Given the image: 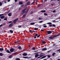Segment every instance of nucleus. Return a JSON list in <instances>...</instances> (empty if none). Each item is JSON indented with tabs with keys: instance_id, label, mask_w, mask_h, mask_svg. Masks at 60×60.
<instances>
[{
	"instance_id": "1",
	"label": "nucleus",
	"mask_w": 60,
	"mask_h": 60,
	"mask_svg": "<svg viewBox=\"0 0 60 60\" xmlns=\"http://www.w3.org/2000/svg\"><path fill=\"white\" fill-rule=\"evenodd\" d=\"M19 20V19L17 18L16 19H15L13 21L14 23H15L17 22V21Z\"/></svg>"
},
{
	"instance_id": "2",
	"label": "nucleus",
	"mask_w": 60,
	"mask_h": 60,
	"mask_svg": "<svg viewBox=\"0 0 60 60\" xmlns=\"http://www.w3.org/2000/svg\"><path fill=\"white\" fill-rule=\"evenodd\" d=\"M60 35V34H57V35H55L54 36H53V38H56V37L57 36H59Z\"/></svg>"
},
{
	"instance_id": "3",
	"label": "nucleus",
	"mask_w": 60,
	"mask_h": 60,
	"mask_svg": "<svg viewBox=\"0 0 60 60\" xmlns=\"http://www.w3.org/2000/svg\"><path fill=\"white\" fill-rule=\"evenodd\" d=\"M14 49L13 48H11L10 49V51L11 52H13L14 51Z\"/></svg>"
},
{
	"instance_id": "4",
	"label": "nucleus",
	"mask_w": 60,
	"mask_h": 60,
	"mask_svg": "<svg viewBox=\"0 0 60 60\" xmlns=\"http://www.w3.org/2000/svg\"><path fill=\"white\" fill-rule=\"evenodd\" d=\"M47 32L48 34H50L52 33V31H47Z\"/></svg>"
},
{
	"instance_id": "5",
	"label": "nucleus",
	"mask_w": 60,
	"mask_h": 60,
	"mask_svg": "<svg viewBox=\"0 0 60 60\" xmlns=\"http://www.w3.org/2000/svg\"><path fill=\"white\" fill-rule=\"evenodd\" d=\"M6 52H7V53H11V52L9 50H7L6 51Z\"/></svg>"
},
{
	"instance_id": "6",
	"label": "nucleus",
	"mask_w": 60,
	"mask_h": 60,
	"mask_svg": "<svg viewBox=\"0 0 60 60\" xmlns=\"http://www.w3.org/2000/svg\"><path fill=\"white\" fill-rule=\"evenodd\" d=\"M5 17H4V16H2L0 17V18L1 19H4V18Z\"/></svg>"
},
{
	"instance_id": "7",
	"label": "nucleus",
	"mask_w": 60,
	"mask_h": 60,
	"mask_svg": "<svg viewBox=\"0 0 60 60\" xmlns=\"http://www.w3.org/2000/svg\"><path fill=\"white\" fill-rule=\"evenodd\" d=\"M22 55H23V56H26L27 55V54L26 53H23L22 54Z\"/></svg>"
},
{
	"instance_id": "8",
	"label": "nucleus",
	"mask_w": 60,
	"mask_h": 60,
	"mask_svg": "<svg viewBox=\"0 0 60 60\" xmlns=\"http://www.w3.org/2000/svg\"><path fill=\"white\" fill-rule=\"evenodd\" d=\"M19 41H16L15 42V43H18V44H19Z\"/></svg>"
},
{
	"instance_id": "9",
	"label": "nucleus",
	"mask_w": 60,
	"mask_h": 60,
	"mask_svg": "<svg viewBox=\"0 0 60 60\" xmlns=\"http://www.w3.org/2000/svg\"><path fill=\"white\" fill-rule=\"evenodd\" d=\"M39 55L38 54H36L35 55V57H37L38 56H39Z\"/></svg>"
},
{
	"instance_id": "10",
	"label": "nucleus",
	"mask_w": 60,
	"mask_h": 60,
	"mask_svg": "<svg viewBox=\"0 0 60 60\" xmlns=\"http://www.w3.org/2000/svg\"><path fill=\"white\" fill-rule=\"evenodd\" d=\"M19 4H20V5L23 4V3H22V2H19Z\"/></svg>"
},
{
	"instance_id": "11",
	"label": "nucleus",
	"mask_w": 60,
	"mask_h": 60,
	"mask_svg": "<svg viewBox=\"0 0 60 60\" xmlns=\"http://www.w3.org/2000/svg\"><path fill=\"white\" fill-rule=\"evenodd\" d=\"M18 49H22V48H21V46H19V47H18Z\"/></svg>"
},
{
	"instance_id": "12",
	"label": "nucleus",
	"mask_w": 60,
	"mask_h": 60,
	"mask_svg": "<svg viewBox=\"0 0 60 60\" xmlns=\"http://www.w3.org/2000/svg\"><path fill=\"white\" fill-rule=\"evenodd\" d=\"M4 48H0V51H4Z\"/></svg>"
},
{
	"instance_id": "13",
	"label": "nucleus",
	"mask_w": 60,
	"mask_h": 60,
	"mask_svg": "<svg viewBox=\"0 0 60 60\" xmlns=\"http://www.w3.org/2000/svg\"><path fill=\"white\" fill-rule=\"evenodd\" d=\"M12 23H11L10 24L9 26V27H11V26H12Z\"/></svg>"
},
{
	"instance_id": "14",
	"label": "nucleus",
	"mask_w": 60,
	"mask_h": 60,
	"mask_svg": "<svg viewBox=\"0 0 60 60\" xmlns=\"http://www.w3.org/2000/svg\"><path fill=\"white\" fill-rule=\"evenodd\" d=\"M41 12H45L46 11L45 10H42L41 11Z\"/></svg>"
},
{
	"instance_id": "15",
	"label": "nucleus",
	"mask_w": 60,
	"mask_h": 60,
	"mask_svg": "<svg viewBox=\"0 0 60 60\" xmlns=\"http://www.w3.org/2000/svg\"><path fill=\"white\" fill-rule=\"evenodd\" d=\"M47 42L44 41H43L42 42V43H43V44H45V43H46Z\"/></svg>"
},
{
	"instance_id": "16",
	"label": "nucleus",
	"mask_w": 60,
	"mask_h": 60,
	"mask_svg": "<svg viewBox=\"0 0 60 60\" xmlns=\"http://www.w3.org/2000/svg\"><path fill=\"white\" fill-rule=\"evenodd\" d=\"M47 48H43L42 49V50H47Z\"/></svg>"
},
{
	"instance_id": "17",
	"label": "nucleus",
	"mask_w": 60,
	"mask_h": 60,
	"mask_svg": "<svg viewBox=\"0 0 60 60\" xmlns=\"http://www.w3.org/2000/svg\"><path fill=\"white\" fill-rule=\"evenodd\" d=\"M30 25H34V24H35V23L34 22H32V23H31L30 24Z\"/></svg>"
},
{
	"instance_id": "18",
	"label": "nucleus",
	"mask_w": 60,
	"mask_h": 60,
	"mask_svg": "<svg viewBox=\"0 0 60 60\" xmlns=\"http://www.w3.org/2000/svg\"><path fill=\"white\" fill-rule=\"evenodd\" d=\"M46 56H44L42 57L41 58V59H43V58H45L46 57Z\"/></svg>"
},
{
	"instance_id": "19",
	"label": "nucleus",
	"mask_w": 60,
	"mask_h": 60,
	"mask_svg": "<svg viewBox=\"0 0 60 60\" xmlns=\"http://www.w3.org/2000/svg\"><path fill=\"white\" fill-rule=\"evenodd\" d=\"M8 16H9L10 17L11 16V13H10L8 14Z\"/></svg>"
},
{
	"instance_id": "20",
	"label": "nucleus",
	"mask_w": 60,
	"mask_h": 60,
	"mask_svg": "<svg viewBox=\"0 0 60 60\" xmlns=\"http://www.w3.org/2000/svg\"><path fill=\"white\" fill-rule=\"evenodd\" d=\"M12 57H13L12 56V55L10 56L9 57V58H12Z\"/></svg>"
},
{
	"instance_id": "21",
	"label": "nucleus",
	"mask_w": 60,
	"mask_h": 60,
	"mask_svg": "<svg viewBox=\"0 0 60 60\" xmlns=\"http://www.w3.org/2000/svg\"><path fill=\"white\" fill-rule=\"evenodd\" d=\"M49 38L50 40H51V39H53V38L52 37H51V36H50L49 37Z\"/></svg>"
},
{
	"instance_id": "22",
	"label": "nucleus",
	"mask_w": 60,
	"mask_h": 60,
	"mask_svg": "<svg viewBox=\"0 0 60 60\" xmlns=\"http://www.w3.org/2000/svg\"><path fill=\"white\" fill-rule=\"evenodd\" d=\"M3 56V53H0V56Z\"/></svg>"
},
{
	"instance_id": "23",
	"label": "nucleus",
	"mask_w": 60,
	"mask_h": 60,
	"mask_svg": "<svg viewBox=\"0 0 60 60\" xmlns=\"http://www.w3.org/2000/svg\"><path fill=\"white\" fill-rule=\"evenodd\" d=\"M39 56H41V57H42V56H44V55H43V54H39Z\"/></svg>"
},
{
	"instance_id": "24",
	"label": "nucleus",
	"mask_w": 60,
	"mask_h": 60,
	"mask_svg": "<svg viewBox=\"0 0 60 60\" xmlns=\"http://www.w3.org/2000/svg\"><path fill=\"white\" fill-rule=\"evenodd\" d=\"M52 22H53V23H55V22H58V21H56L55 20H54V21H52Z\"/></svg>"
},
{
	"instance_id": "25",
	"label": "nucleus",
	"mask_w": 60,
	"mask_h": 60,
	"mask_svg": "<svg viewBox=\"0 0 60 60\" xmlns=\"http://www.w3.org/2000/svg\"><path fill=\"white\" fill-rule=\"evenodd\" d=\"M47 24L48 25H52V23L51 22H48L47 23Z\"/></svg>"
},
{
	"instance_id": "26",
	"label": "nucleus",
	"mask_w": 60,
	"mask_h": 60,
	"mask_svg": "<svg viewBox=\"0 0 60 60\" xmlns=\"http://www.w3.org/2000/svg\"><path fill=\"white\" fill-rule=\"evenodd\" d=\"M10 33H13V31L11 30H10Z\"/></svg>"
},
{
	"instance_id": "27",
	"label": "nucleus",
	"mask_w": 60,
	"mask_h": 60,
	"mask_svg": "<svg viewBox=\"0 0 60 60\" xmlns=\"http://www.w3.org/2000/svg\"><path fill=\"white\" fill-rule=\"evenodd\" d=\"M35 2V1H33V2L31 4V5L33 4H34Z\"/></svg>"
},
{
	"instance_id": "28",
	"label": "nucleus",
	"mask_w": 60,
	"mask_h": 60,
	"mask_svg": "<svg viewBox=\"0 0 60 60\" xmlns=\"http://www.w3.org/2000/svg\"><path fill=\"white\" fill-rule=\"evenodd\" d=\"M23 57L24 58H28V57L27 56H23Z\"/></svg>"
},
{
	"instance_id": "29",
	"label": "nucleus",
	"mask_w": 60,
	"mask_h": 60,
	"mask_svg": "<svg viewBox=\"0 0 60 60\" xmlns=\"http://www.w3.org/2000/svg\"><path fill=\"white\" fill-rule=\"evenodd\" d=\"M22 11L23 13H25V12H26V11L24 10H22Z\"/></svg>"
},
{
	"instance_id": "30",
	"label": "nucleus",
	"mask_w": 60,
	"mask_h": 60,
	"mask_svg": "<svg viewBox=\"0 0 60 60\" xmlns=\"http://www.w3.org/2000/svg\"><path fill=\"white\" fill-rule=\"evenodd\" d=\"M34 30H38V29L37 28H34Z\"/></svg>"
},
{
	"instance_id": "31",
	"label": "nucleus",
	"mask_w": 60,
	"mask_h": 60,
	"mask_svg": "<svg viewBox=\"0 0 60 60\" xmlns=\"http://www.w3.org/2000/svg\"><path fill=\"white\" fill-rule=\"evenodd\" d=\"M30 4V2L29 1L27 2V5H29Z\"/></svg>"
},
{
	"instance_id": "32",
	"label": "nucleus",
	"mask_w": 60,
	"mask_h": 60,
	"mask_svg": "<svg viewBox=\"0 0 60 60\" xmlns=\"http://www.w3.org/2000/svg\"><path fill=\"white\" fill-rule=\"evenodd\" d=\"M55 54H56V53H53L52 54V56H54V55H55Z\"/></svg>"
},
{
	"instance_id": "33",
	"label": "nucleus",
	"mask_w": 60,
	"mask_h": 60,
	"mask_svg": "<svg viewBox=\"0 0 60 60\" xmlns=\"http://www.w3.org/2000/svg\"><path fill=\"white\" fill-rule=\"evenodd\" d=\"M52 26H53V27H56V25L55 24H53L52 25Z\"/></svg>"
},
{
	"instance_id": "34",
	"label": "nucleus",
	"mask_w": 60,
	"mask_h": 60,
	"mask_svg": "<svg viewBox=\"0 0 60 60\" xmlns=\"http://www.w3.org/2000/svg\"><path fill=\"white\" fill-rule=\"evenodd\" d=\"M44 14L45 16H48V14L46 13H44Z\"/></svg>"
},
{
	"instance_id": "35",
	"label": "nucleus",
	"mask_w": 60,
	"mask_h": 60,
	"mask_svg": "<svg viewBox=\"0 0 60 60\" xmlns=\"http://www.w3.org/2000/svg\"><path fill=\"white\" fill-rule=\"evenodd\" d=\"M15 60H20V59L19 58H16Z\"/></svg>"
},
{
	"instance_id": "36",
	"label": "nucleus",
	"mask_w": 60,
	"mask_h": 60,
	"mask_svg": "<svg viewBox=\"0 0 60 60\" xmlns=\"http://www.w3.org/2000/svg\"><path fill=\"white\" fill-rule=\"evenodd\" d=\"M33 50H35V49H36V48H35V47L33 48L32 49Z\"/></svg>"
},
{
	"instance_id": "37",
	"label": "nucleus",
	"mask_w": 60,
	"mask_h": 60,
	"mask_svg": "<svg viewBox=\"0 0 60 60\" xmlns=\"http://www.w3.org/2000/svg\"><path fill=\"white\" fill-rule=\"evenodd\" d=\"M26 17V15L24 14L22 16L23 18H24V17Z\"/></svg>"
},
{
	"instance_id": "38",
	"label": "nucleus",
	"mask_w": 60,
	"mask_h": 60,
	"mask_svg": "<svg viewBox=\"0 0 60 60\" xmlns=\"http://www.w3.org/2000/svg\"><path fill=\"white\" fill-rule=\"evenodd\" d=\"M2 5V3L0 2V6H1Z\"/></svg>"
},
{
	"instance_id": "39",
	"label": "nucleus",
	"mask_w": 60,
	"mask_h": 60,
	"mask_svg": "<svg viewBox=\"0 0 60 60\" xmlns=\"http://www.w3.org/2000/svg\"><path fill=\"white\" fill-rule=\"evenodd\" d=\"M4 20H7V18H5L4 19Z\"/></svg>"
},
{
	"instance_id": "40",
	"label": "nucleus",
	"mask_w": 60,
	"mask_h": 60,
	"mask_svg": "<svg viewBox=\"0 0 60 60\" xmlns=\"http://www.w3.org/2000/svg\"><path fill=\"white\" fill-rule=\"evenodd\" d=\"M44 27H47V26L46 25H44L43 26Z\"/></svg>"
},
{
	"instance_id": "41",
	"label": "nucleus",
	"mask_w": 60,
	"mask_h": 60,
	"mask_svg": "<svg viewBox=\"0 0 60 60\" xmlns=\"http://www.w3.org/2000/svg\"><path fill=\"white\" fill-rule=\"evenodd\" d=\"M38 36V34L37 33L35 35V36Z\"/></svg>"
},
{
	"instance_id": "42",
	"label": "nucleus",
	"mask_w": 60,
	"mask_h": 60,
	"mask_svg": "<svg viewBox=\"0 0 60 60\" xmlns=\"http://www.w3.org/2000/svg\"><path fill=\"white\" fill-rule=\"evenodd\" d=\"M47 57H50L51 56H50L49 55H48L47 56Z\"/></svg>"
},
{
	"instance_id": "43",
	"label": "nucleus",
	"mask_w": 60,
	"mask_h": 60,
	"mask_svg": "<svg viewBox=\"0 0 60 60\" xmlns=\"http://www.w3.org/2000/svg\"><path fill=\"white\" fill-rule=\"evenodd\" d=\"M41 56H39L38 57V58H37V59H38V58H41Z\"/></svg>"
},
{
	"instance_id": "44",
	"label": "nucleus",
	"mask_w": 60,
	"mask_h": 60,
	"mask_svg": "<svg viewBox=\"0 0 60 60\" xmlns=\"http://www.w3.org/2000/svg\"><path fill=\"white\" fill-rule=\"evenodd\" d=\"M4 15L3 14H0V17H1V16H2V15Z\"/></svg>"
},
{
	"instance_id": "45",
	"label": "nucleus",
	"mask_w": 60,
	"mask_h": 60,
	"mask_svg": "<svg viewBox=\"0 0 60 60\" xmlns=\"http://www.w3.org/2000/svg\"><path fill=\"white\" fill-rule=\"evenodd\" d=\"M40 35H38V36H37V38H38V37H40Z\"/></svg>"
},
{
	"instance_id": "46",
	"label": "nucleus",
	"mask_w": 60,
	"mask_h": 60,
	"mask_svg": "<svg viewBox=\"0 0 60 60\" xmlns=\"http://www.w3.org/2000/svg\"><path fill=\"white\" fill-rule=\"evenodd\" d=\"M38 7H40L41 6V5H40V4H38Z\"/></svg>"
},
{
	"instance_id": "47",
	"label": "nucleus",
	"mask_w": 60,
	"mask_h": 60,
	"mask_svg": "<svg viewBox=\"0 0 60 60\" xmlns=\"http://www.w3.org/2000/svg\"><path fill=\"white\" fill-rule=\"evenodd\" d=\"M8 23H12V21H9L8 22Z\"/></svg>"
},
{
	"instance_id": "48",
	"label": "nucleus",
	"mask_w": 60,
	"mask_h": 60,
	"mask_svg": "<svg viewBox=\"0 0 60 60\" xmlns=\"http://www.w3.org/2000/svg\"><path fill=\"white\" fill-rule=\"evenodd\" d=\"M33 13V11H32L30 13L31 14H32Z\"/></svg>"
},
{
	"instance_id": "49",
	"label": "nucleus",
	"mask_w": 60,
	"mask_h": 60,
	"mask_svg": "<svg viewBox=\"0 0 60 60\" xmlns=\"http://www.w3.org/2000/svg\"><path fill=\"white\" fill-rule=\"evenodd\" d=\"M56 12V10H54L53 11V12L54 13V12Z\"/></svg>"
},
{
	"instance_id": "50",
	"label": "nucleus",
	"mask_w": 60,
	"mask_h": 60,
	"mask_svg": "<svg viewBox=\"0 0 60 60\" xmlns=\"http://www.w3.org/2000/svg\"><path fill=\"white\" fill-rule=\"evenodd\" d=\"M18 27H19V28H20V27H21V26H18Z\"/></svg>"
},
{
	"instance_id": "51",
	"label": "nucleus",
	"mask_w": 60,
	"mask_h": 60,
	"mask_svg": "<svg viewBox=\"0 0 60 60\" xmlns=\"http://www.w3.org/2000/svg\"><path fill=\"white\" fill-rule=\"evenodd\" d=\"M52 32H53V33H55V31H52Z\"/></svg>"
},
{
	"instance_id": "52",
	"label": "nucleus",
	"mask_w": 60,
	"mask_h": 60,
	"mask_svg": "<svg viewBox=\"0 0 60 60\" xmlns=\"http://www.w3.org/2000/svg\"><path fill=\"white\" fill-rule=\"evenodd\" d=\"M42 22H43V21H40V22H39V23H42Z\"/></svg>"
},
{
	"instance_id": "53",
	"label": "nucleus",
	"mask_w": 60,
	"mask_h": 60,
	"mask_svg": "<svg viewBox=\"0 0 60 60\" xmlns=\"http://www.w3.org/2000/svg\"><path fill=\"white\" fill-rule=\"evenodd\" d=\"M29 32H30V33H31V32H32V30H30L29 31Z\"/></svg>"
},
{
	"instance_id": "54",
	"label": "nucleus",
	"mask_w": 60,
	"mask_h": 60,
	"mask_svg": "<svg viewBox=\"0 0 60 60\" xmlns=\"http://www.w3.org/2000/svg\"><path fill=\"white\" fill-rule=\"evenodd\" d=\"M49 26H50V27H51V26H52V25H49Z\"/></svg>"
},
{
	"instance_id": "55",
	"label": "nucleus",
	"mask_w": 60,
	"mask_h": 60,
	"mask_svg": "<svg viewBox=\"0 0 60 60\" xmlns=\"http://www.w3.org/2000/svg\"><path fill=\"white\" fill-rule=\"evenodd\" d=\"M26 8H25V9H24L23 10L24 11H26Z\"/></svg>"
},
{
	"instance_id": "56",
	"label": "nucleus",
	"mask_w": 60,
	"mask_h": 60,
	"mask_svg": "<svg viewBox=\"0 0 60 60\" xmlns=\"http://www.w3.org/2000/svg\"><path fill=\"white\" fill-rule=\"evenodd\" d=\"M6 23H3V25H6Z\"/></svg>"
},
{
	"instance_id": "57",
	"label": "nucleus",
	"mask_w": 60,
	"mask_h": 60,
	"mask_svg": "<svg viewBox=\"0 0 60 60\" xmlns=\"http://www.w3.org/2000/svg\"><path fill=\"white\" fill-rule=\"evenodd\" d=\"M41 31H44V30L43 29H41Z\"/></svg>"
},
{
	"instance_id": "58",
	"label": "nucleus",
	"mask_w": 60,
	"mask_h": 60,
	"mask_svg": "<svg viewBox=\"0 0 60 60\" xmlns=\"http://www.w3.org/2000/svg\"><path fill=\"white\" fill-rule=\"evenodd\" d=\"M38 2V1H36V4H37V3Z\"/></svg>"
},
{
	"instance_id": "59",
	"label": "nucleus",
	"mask_w": 60,
	"mask_h": 60,
	"mask_svg": "<svg viewBox=\"0 0 60 60\" xmlns=\"http://www.w3.org/2000/svg\"><path fill=\"white\" fill-rule=\"evenodd\" d=\"M24 6V5H21V7H23V6Z\"/></svg>"
},
{
	"instance_id": "60",
	"label": "nucleus",
	"mask_w": 60,
	"mask_h": 60,
	"mask_svg": "<svg viewBox=\"0 0 60 60\" xmlns=\"http://www.w3.org/2000/svg\"><path fill=\"white\" fill-rule=\"evenodd\" d=\"M58 3L59 4H60V1L58 2Z\"/></svg>"
},
{
	"instance_id": "61",
	"label": "nucleus",
	"mask_w": 60,
	"mask_h": 60,
	"mask_svg": "<svg viewBox=\"0 0 60 60\" xmlns=\"http://www.w3.org/2000/svg\"><path fill=\"white\" fill-rule=\"evenodd\" d=\"M3 26V25L2 24H1V25H0V27H1V26Z\"/></svg>"
},
{
	"instance_id": "62",
	"label": "nucleus",
	"mask_w": 60,
	"mask_h": 60,
	"mask_svg": "<svg viewBox=\"0 0 60 60\" xmlns=\"http://www.w3.org/2000/svg\"><path fill=\"white\" fill-rule=\"evenodd\" d=\"M15 2H17V0H15Z\"/></svg>"
},
{
	"instance_id": "63",
	"label": "nucleus",
	"mask_w": 60,
	"mask_h": 60,
	"mask_svg": "<svg viewBox=\"0 0 60 60\" xmlns=\"http://www.w3.org/2000/svg\"><path fill=\"white\" fill-rule=\"evenodd\" d=\"M36 38V36H35L34 37V38Z\"/></svg>"
},
{
	"instance_id": "64",
	"label": "nucleus",
	"mask_w": 60,
	"mask_h": 60,
	"mask_svg": "<svg viewBox=\"0 0 60 60\" xmlns=\"http://www.w3.org/2000/svg\"><path fill=\"white\" fill-rule=\"evenodd\" d=\"M8 2H10V0H8Z\"/></svg>"
}]
</instances>
